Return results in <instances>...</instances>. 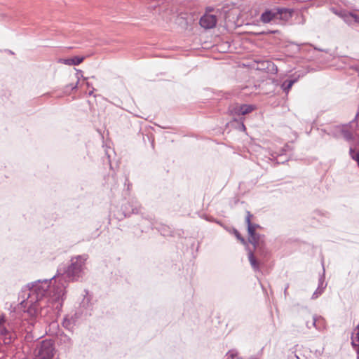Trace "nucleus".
I'll return each mask as SVG.
<instances>
[{
  "mask_svg": "<svg viewBox=\"0 0 359 359\" xmlns=\"http://www.w3.org/2000/svg\"><path fill=\"white\" fill-rule=\"evenodd\" d=\"M55 353L53 342L51 340H43L36 348L34 359H53Z\"/></svg>",
  "mask_w": 359,
  "mask_h": 359,
  "instance_id": "obj_1",
  "label": "nucleus"
},
{
  "mask_svg": "<svg viewBox=\"0 0 359 359\" xmlns=\"http://www.w3.org/2000/svg\"><path fill=\"white\" fill-rule=\"evenodd\" d=\"M280 15V19H287L292 16V11L284 8H276L273 10H266L261 15L260 20L263 23H269Z\"/></svg>",
  "mask_w": 359,
  "mask_h": 359,
  "instance_id": "obj_2",
  "label": "nucleus"
},
{
  "mask_svg": "<svg viewBox=\"0 0 359 359\" xmlns=\"http://www.w3.org/2000/svg\"><path fill=\"white\" fill-rule=\"evenodd\" d=\"M84 264L85 260L80 257L73 259L71 265L66 271L67 276L72 280H75L79 276V273L83 270Z\"/></svg>",
  "mask_w": 359,
  "mask_h": 359,
  "instance_id": "obj_3",
  "label": "nucleus"
},
{
  "mask_svg": "<svg viewBox=\"0 0 359 359\" xmlns=\"http://www.w3.org/2000/svg\"><path fill=\"white\" fill-rule=\"evenodd\" d=\"M41 301V298L39 297V294H36V290H32L31 292L29 294L28 297L26 300H23L20 304L25 307L29 305V308L27 309V313L31 316H35L37 313V306L36 302H39Z\"/></svg>",
  "mask_w": 359,
  "mask_h": 359,
  "instance_id": "obj_4",
  "label": "nucleus"
},
{
  "mask_svg": "<svg viewBox=\"0 0 359 359\" xmlns=\"http://www.w3.org/2000/svg\"><path fill=\"white\" fill-rule=\"evenodd\" d=\"M213 8H207L205 13L200 19V25L205 29H212L215 27L217 18L216 15L211 13Z\"/></svg>",
  "mask_w": 359,
  "mask_h": 359,
  "instance_id": "obj_5",
  "label": "nucleus"
},
{
  "mask_svg": "<svg viewBox=\"0 0 359 359\" xmlns=\"http://www.w3.org/2000/svg\"><path fill=\"white\" fill-rule=\"evenodd\" d=\"M249 242L254 246L257 252H261L264 249V242L261 239V236L258 233L249 235Z\"/></svg>",
  "mask_w": 359,
  "mask_h": 359,
  "instance_id": "obj_6",
  "label": "nucleus"
},
{
  "mask_svg": "<svg viewBox=\"0 0 359 359\" xmlns=\"http://www.w3.org/2000/svg\"><path fill=\"white\" fill-rule=\"evenodd\" d=\"M83 60L84 57L75 56L71 58H60L58 59L57 62L68 66H75L80 65Z\"/></svg>",
  "mask_w": 359,
  "mask_h": 359,
  "instance_id": "obj_7",
  "label": "nucleus"
},
{
  "mask_svg": "<svg viewBox=\"0 0 359 359\" xmlns=\"http://www.w3.org/2000/svg\"><path fill=\"white\" fill-rule=\"evenodd\" d=\"M254 109H255V108L252 105L241 104V105L236 107L234 109V111L236 114L245 115V114L250 113Z\"/></svg>",
  "mask_w": 359,
  "mask_h": 359,
  "instance_id": "obj_8",
  "label": "nucleus"
},
{
  "mask_svg": "<svg viewBox=\"0 0 359 359\" xmlns=\"http://www.w3.org/2000/svg\"><path fill=\"white\" fill-rule=\"evenodd\" d=\"M351 339H352V342H351L352 345L353 346L358 347V351H357V353H358L357 359H359V346H358V344H356V342L359 343V326L353 332Z\"/></svg>",
  "mask_w": 359,
  "mask_h": 359,
  "instance_id": "obj_9",
  "label": "nucleus"
},
{
  "mask_svg": "<svg viewBox=\"0 0 359 359\" xmlns=\"http://www.w3.org/2000/svg\"><path fill=\"white\" fill-rule=\"evenodd\" d=\"M248 258L251 266L253 269L257 270L259 269V262L257 261L252 252H250L248 254Z\"/></svg>",
  "mask_w": 359,
  "mask_h": 359,
  "instance_id": "obj_10",
  "label": "nucleus"
},
{
  "mask_svg": "<svg viewBox=\"0 0 359 359\" xmlns=\"http://www.w3.org/2000/svg\"><path fill=\"white\" fill-rule=\"evenodd\" d=\"M257 227V225L256 224H250V225H248V234L249 235H252V234H255V233H256V229Z\"/></svg>",
  "mask_w": 359,
  "mask_h": 359,
  "instance_id": "obj_11",
  "label": "nucleus"
},
{
  "mask_svg": "<svg viewBox=\"0 0 359 359\" xmlns=\"http://www.w3.org/2000/svg\"><path fill=\"white\" fill-rule=\"evenodd\" d=\"M252 217V215L250 214V212H248L247 215L245 217V222L248 225L252 224L251 222V219Z\"/></svg>",
  "mask_w": 359,
  "mask_h": 359,
  "instance_id": "obj_12",
  "label": "nucleus"
},
{
  "mask_svg": "<svg viewBox=\"0 0 359 359\" xmlns=\"http://www.w3.org/2000/svg\"><path fill=\"white\" fill-rule=\"evenodd\" d=\"M78 83H79V79L77 78L75 83L68 85L67 86V88L72 89V90L76 89L77 88Z\"/></svg>",
  "mask_w": 359,
  "mask_h": 359,
  "instance_id": "obj_13",
  "label": "nucleus"
},
{
  "mask_svg": "<svg viewBox=\"0 0 359 359\" xmlns=\"http://www.w3.org/2000/svg\"><path fill=\"white\" fill-rule=\"evenodd\" d=\"M234 233L238 240H240L243 243H245L244 238L241 236V234L237 230H235Z\"/></svg>",
  "mask_w": 359,
  "mask_h": 359,
  "instance_id": "obj_14",
  "label": "nucleus"
},
{
  "mask_svg": "<svg viewBox=\"0 0 359 359\" xmlns=\"http://www.w3.org/2000/svg\"><path fill=\"white\" fill-rule=\"evenodd\" d=\"M231 359H238L237 355L231 353Z\"/></svg>",
  "mask_w": 359,
  "mask_h": 359,
  "instance_id": "obj_15",
  "label": "nucleus"
},
{
  "mask_svg": "<svg viewBox=\"0 0 359 359\" xmlns=\"http://www.w3.org/2000/svg\"><path fill=\"white\" fill-rule=\"evenodd\" d=\"M352 16L355 18V21L359 22V18H358L356 16L352 15Z\"/></svg>",
  "mask_w": 359,
  "mask_h": 359,
  "instance_id": "obj_16",
  "label": "nucleus"
},
{
  "mask_svg": "<svg viewBox=\"0 0 359 359\" xmlns=\"http://www.w3.org/2000/svg\"><path fill=\"white\" fill-rule=\"evenodd\" d=\"M356 118H357L358 119H359V110H358V113H357V114H356Z\"/></svg>",
  "mask_w": 359,
  "mask_h": 359,
  "instance_id": "obj_17",
  "label": "nucleus"
},
{
  "mask_svg": "<svg viewBox=\"0 0 359 359\" xmlns=\"http://www.w3.org/2000/svg\"><path fill=\"white\" fill-rule=\"evenodd\" d=\"M292 81H290L288 87L290 88L292 86Z\"/></svg>",
  "mask_w": 359,
  "mask_h": 359,
  "instance_id": "obj_18",
  "label": "nucleus"
},
{
  "mask_svg": "<svg viewBox=\"0 0 359 359\" xmlns=\"http://www.w3.org/2000/svg\"><path fill=\"white\" fill-rule=\"evenodd\" d=\"M292 81H290L288 87L290 88L292 86Z\"/></svg>",
  "mask_w": 359,
  "mask_h": 359,
  "instance_id": "obj_19",
  "label": "nucleus"
}]
</instances>
